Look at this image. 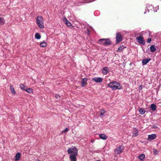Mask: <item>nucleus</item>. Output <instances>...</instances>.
I'll use <instances>...</instances> for the list:
<instances>
[{"label":"nucleus","mask_w":161,"mask_h":161,"mask_svg":"<svg viewBox=\"0 0 161 161\" xmlns=\"http://www.w3.org/2000/svg\"><path fill=\"white\" fill-rule=\"evenodd\" d=\"M68 153L69 154H73L69 156V158L71 161H77L76 156L78 154V149L76 147H75L73 148H69L67 150Z\"/></svg>","instance_id":"f257e3e1"},{"label":"nucleus","mask_w":161,"mask_h":161,"mask_svg":"<svg viewBox=\"0 0 161 161\" xmlns=\"http://www.w3.org/2000/svg\"><path fill=\"white\" fill-rule=\"evenodd\" d=\"M108 86L111 88L112 90L121 89L122 86L120 84L116 81H112L109 83Z\"/></svg>","instance_id":"f03ea898"},{"label":"nucleus","mask_w":161,"mask_h":161,"mask_svg":"<svg viewBox=\"0 0 161 161\" xmlns=\"http://www.w3.org/2000/svg\"><path fill=\"white\" fill-rule=\"evenodd\" d=\"M36 23L40 29L44 28V20L42 16H38L37 17Z\"/></svg>","instance_id":"7ed1b4c3"},{"label":"nucleus","mask_w":161,"mask_h":161,"mask_svg":"<svg viewBox=\"0 0 161 161\" xmlns=\"http://www.w3.org/2000/svg\"><path fill=\"white\" fill-rule=\"evenodd\" d=\"M99 43L105 46L109 45L111 44V42L108 39H101L98 41Z\"/></svg>","instance_id":"20e7f679"},{"label":"nucleus","mask_w":161,"mask_h":161,"mask_svg":"<svg viewBox=\"0 0 161 161\" xmlns=\"http://www.w3.org/2000/svg\"><path fill=\"white\" fill-rule=\"evenodd\" d=\"M136 40L137 42L140 44H145V41L144 40L143 37L141 35L137 37L136 38Z\"/></svg>","instance_id":"39448f33"},{"label":"nucleus","mask_w":161,"mask_h":161,"mask_svg":"<svg viewBox=\"0 0 161 161\" xmlns=\"http://www.w3.org/2000/svg\"><path fill=\"white\" fill-rule=\"evenodd\" d=\"M124 149V147L121 146L117 147L114 150V152L115 154H119L121 153Z\"/></svg>","instance_id":"423d86ee"},{"label":"nucleus","mask_w":161,"mask_h":161,"mask_svg":"<svg viewBox=\"0 0 161 161\" xmlns=\"http://www.w3.org/2000/svg\"><path fill=\"white\" fill-rule=\"evenodd\" d=\"M123 40L122 37L120 34L119 33H117L116 35V42L117 43H119L122 41Z\"/></svg>","instance_id":"0eeeda50"},{"label":"nucleus","mask_w":161,"mask_h":161,"mask_svg":"<svg viewBox=\"0 0 161 161\" xmlns=\"http://www.w3.org/2000/svg\"><path fill=\"white\" fill-rule=\"evenodd\" d=\"M157 137V135L155 134H153L151 135H149L148 136L147 140L148 141H151L155 139Z\"/></svg>","instance_id":"6e6552de"},{"label":"nucleus","mask_w":161,"mask_h":161,"mask_svg":"<svg viewBox=\"0 0 161 161\" xmlns=\"http://www.w3.org/2000/svg\"><path fill=\"white\" fill-rule=\"evenodd\" d=\"M92 80L96 83H101L103 82V78L101 77H94Z\"/></svg>","instance_id":"1a4fd4ad"},{"label":"nucleus","mask_w":161,"mask_h":161,"mask_svg":"<svg viewBox=\"0 0 161 161\" xmlns=\"http://www.w3.org/2000/svg\"><path fill=\"white\" fill-rule=\"evenodd\" d=\"M153 8V6L149 4L148 6H147L146 8L145 9L146 11L144 12V14H146L147 11L149 12V10H152Z\"/></svg>","instance_id":"9d476101"},{"label":"nucleus","mask_w":161,"mask_h":161,"mask_svg":"<svg viewBox=\"0 0 161 161\" xmlns=\"http://www.w3.org/2000/svg\"><path fill=\"white\" fill-rule=\"evenodd\" d=\"M108 68L107 67H104L102 69V73L104 75H106L108 72Z\"/></svg>","instance_id":"9b49d317"},{"label":"nucleus","mask_w":161,"mask_h":161,"mask_svg":"<svg viewBox=\"0 0 161 161\" xmlns=\"http://www.w3.org/2000/svg\"><path fill=\"white\" fill-rule=\"evenodd\" d=\"M150 60L151 59L150 58L143 59L142 61V63L143 65H144L146 64L149 62Z\"/></svg>","instance_id":"f8f14e48"},{"label":"nucleus","mask_w":161,"mask_h":161,"mask_svg":"<svg viewBox=\"0 0 161 161\" xmlns=\"http://www.w3.org/2000/svg\"><path fill=\"white\" fill-rule=\"evenodd\" d=\"M99 136L101 139L105 140L107 138V136L103 134H101L99 135Z\"/></svg>","instance_id":"ddd939ff"},{"label":"nucleus","mask_w":161,"mask_h":161,"mask_svg":"<svg viewBox=\"0 0 161 161\" xmlns=\"http://www.w3.org/2000/svg\"><path fill=\"white\" fill-rule=\"evenodd\" d=\"M138 134V130L137 129H135L133 131L132 136H136Z\"/></svg>","instance_id":"4468645a"},{"label":"nucleus","mask_w":161,"mask_h":161,"mask_svg":"<svg viewBox=\"0 0 161 161\" xmlns=\"http://www.w3.org/2000/svg\"><path fill=\"white\" fill-rule=\"evenodd\" d=\"M40 45L41 47H44L47 46V43L46 42L43 41L41 42Z\"/></svg>","instance_id":"2eb2a0df"},{"label":"nucleus","mask_w":161,"mask_h":161,"mask_svg":"<svg viewBox=\"0 0 161 161\" xmlns=\"http://www.w3.org/2000/svg\"><path fill=\"white\" fill-rule=\"evenodd\" d=\"M63 21L65 23L66 25L68 26H71V24L66 19H64Z\"/></svg>","instance_id":"dca6fc26"},{"label":"nucleus","mask_w":161,"mask_h":161,"mask_svg":"<svg viewBox=\"0 0 161 161\" xmlns=\"http://www.w3.org/2000/svg\"><path fill=\"white\" fill-rule=\"evenodd\" d=\"M87 81V79L85 78L82 79L81 81V86L82 87L84 86L86 84Z\"/></svg>","instance_id":"f3484780"},{"label":"nucleus","mask_w":161,"mask_h":161,"mask_svg":"<svg viewBox=\"0 0 161 161\" xmlns=\"http://www.w3.org/2000/svg\"><path fill=\"white\" fill-rule=\"evenodd\" d=\"M150 108L153 111H154L156 109V106L154 103L151 104Z\"/></svg>","instance_id":"a211bd4d"},{"label":"nucleus","mask_w":161,"mask_h":161,"mask_svg":"<svg viewBox=\"0 0 161 161\" xmlns=\"http://www.w3.org/2000/svg\"><path fill=\"white\" fill-rule=\"evenodd\" d=\"M20 156H21L20 154L19 153H17L16 154L15 157V161L18 160L19 159V158L20 157Z\"/></svg>","instance_id":"6ab92c4d"},{"label":"nucleus","mask_w":161,"mask_h":161,"mask_svg":"<svg viewBox=\"0 0 161 161\" xmlns=\"http://www.w3.org/2000/svg\"><path fill=\"white\" fill-rule=\"evenodd\" d=\"M145 157V155L144 154H142L139 155L138 158L141 161H143Z\"/></svg>","instance_id":"aec40b11"},{"label":"nucleus","mask_w":161,"mask_h":161,"mask_svg":"<svg viewBox=\"0 0 161 161\" xmlns=\"http://www.w3.org/2000/svg\"><path fill=\"white\" fill-rule=\"evenodd\" d=\"M150 51L152 52H154L156 50L155 46L153 45H152L150 47Z\"/></svg>","instance_id":"412c9836"},{"label":"nucleus","mask_w":161,"mask_h":161,"mask_svg":"<svg viewBox=\"0 0 161 161\" xmlns=\"http://www.w3.org/2000/svg\"><path fill=\"white\" fill-rule=\"evenodd\" d=\"M106 111L103 109H101L100 111V117L103 118V115L106 113Z\"/></svg>","instance_id":"4be33fe9"},{"label":"nucleus","mask_w":161,"mask_h":161,"mask_svg":"<svg viewBox=\"0 0 161 161\" xmlns=\"http://www.w3.org/2000/svg\"><path fill=\"white\" fill-rule=\"evenodd\" d=\"M145 110L144 109L140 108L139 110V113L141 115H143L145 112Z\"/></svg>","instance_id":"5701e85b"},{"label":"nucleus","mask_w":161,"mask_h":161,"mask_svg":"<svg viewBox=\"0 0 161 161\" xmlns=\"http://www.w3.org/2000/svg\"><path fill=\"white\" fill-rule=\"evenodd\" d=\"M10 91L12 94H14L15 93V92L14 90V89L12 86H10Z\"/></svg>","instance_id":"b1692460"},{"label":"nucleus","mask_w":161,"mask_h":161,"mask_svg":"<svg viewBox=\"0 0 161 161\" xmlns=\"http://www.w3.org/2000/svg\"><path fill=\"white\" fill-rule=\"evenodd\" d=\"M5 23V20L3 18L0 17V25H3Z\"/></svg>","instance_id":"393cba45"},{"label":"nucleus","mask_w":161,"mask_h":161,"mask_svg":"<svg viewBox=\"0 0 161 161\" xmlns=\"http://www.w3.org/2000/svg\"><path fill=\"white\" fill-rule=\"evenodd\" d=\"M126 47H124V46H121L119 47L118 48L117 51L120 52L122 50L124 49Z\"/></svg>","instance_id":"a878e982"},{"label":"nucleus","mask_w":161,"mask_h":161,"mask_svg":"<svg viewBox=\"0 0 161 161\" xmlns=\"http://www.w3.org/2000/svg\"><path fill=\"white\" fill-rule=\"evenodd\" d=\"M35 37L37 39H39L41 38V36L39 33H37L35 34Z\"/></svg>","instance_id":"bb28decb"},{"label":"nucleus","mask_w":161,"mask_h":161,"mask_svg":"<svg viewBox=\"0 0 161 161\" xmlns=\"http://www.w3.org/2000/svg\"><path fill=\"white\" fill-rule=\"evenodd\" d=\"M25 91L29 93H32L33 92L32 90L30 88H26Z\"/></svg>","instance_id":"cd10ccee"},{"label":"nucleus","mask_w":161,"mask_h":161,"mask_svg":"<svg viewBox=\"0 0 161 161\" xmlns=\"http://www.w3.org/2000/svg\"><path fill=\"white\" fill-rule=\"evenodd\" d=\"M20 87L22 90H24L25 91L26 88L24 84H20Z\"/></svg>","instance_id":"c85d7f7f"},{"label":"nucleus","mask_w":161,"mask_h":161,"mask_svg":"<svg viewBox=\"0 0 161 161\" xmlns=\"http://www.w3.org/2000/svg\"><path fill=\"white\" fill-rule=\"evenodd\" d=\"M153 153L154 155H157L158 153V151L157 150L154 149L153 150Z\"/></svg>","instance_id":"c756f323"},{"label":"nucleus","mask_w":161,"mask_h":161,"mask_svg":"<svg viewBox=\"0 0 161 161\" xmlns=\"http://www.w3.org/2000/svg\"><path fill=\"white\" fill-rule=\"evenodd\" d=\"M69 128H66L64 130H63L62 131V133H65L67 131H68L69 130Z\"/></svg>","instance_id":"7c9ffc66"},{"label":"nucleus","mask_w":161,"mask_h":161,"mask_svg":"<svg viewBox=\"0 0 161 161\" xmlns=\"http://www.w3.org/2000/svg\"><path fill=\"white\" fill-rule=\"evenodd\" d=\"M151 41V38H148L147 39V42L148 43H150Z\"/></svg>","instance_id":"2f4dec72"},{"label":"nucleus","mask_w":161,"mask_h":161,"mask_svg":"<svg viewBox=\"0 0 161 161\" xmlns=\"http://www.w3.org/2000/svg\"><path fill=\"white\" fill-rule=\"evenodd\" d=\"M157 128V126L156 125H153L152 127V128L153 129H155Z\"/></svg>","instance_id":"473e14b6"},{"label":"nucleus","mask_w":161,"mask_h":161,"mask_svg":"<svg viewBox=\"0 0 161 161\" xmlns=\"http://www.w3.org/2000/svg\"><path fill=\"white\" fill-rule=\"evenodd\" d=\"M55 97L57 99H59L60 98V96L58 94H56Z\"/></svg>","instance_id":"72a5a7b5"},{"label":"nucleus","mask_w":161,"mask_h":161,"mask_svg":"<svg viewBox=\"0 0 161 161\" xmlns=\"http://www.w3.org/2000/svg\"><path fill=\"white\" fill-rule=\"evenodd\" d=\"M139 90H141L142 89V85H140V86H139Z\"/></svg>","instance_id":"f704fd0d"},{"label":"nucleus","mask_w":161,"mask_h":161,"mask_svg":"<svg viewBox=\"0 0 161 161\" xmlns=\"http://www.w3.org/2000/svg\"><path fill=\"white\" fill-rule=\"evenodd\" d=\"M153 11H154V12H156L157 11V9H156V8H153Z\"/></svg>","instance_id":"c9c22d12"},{"label":"nucleus","mask_w":161,"mask_h":161,"mask_svg":"<svg viewBox=\"0 0 161 161\" xmlns=\"http://www.w3.org/2000/svg\"><path fill=\"white\" fill-rule=\"evenodd\" d=\"M87 33H88V34L89 35L90 31H89V30L88 29H87Z\"/></svg>","instance_id":"e433bc0d"},{"label":"nucleus","mask_w":161,"mask_h":161,"mask_svg":"<svg viewBox=\"0 0 161 161\" xmlns=\"http://www.w3.org/2000/svg\"><path fill=\"white\" fill-rule=\"evenodd\" d=\"M94 142V140H91V142H92L93 143V142Z\"/></svg>","instance_id":"4c0bfd02"},{"label":"nucleus","mask_w":161,"mask_h":161,"mask_svg":"<svg viewBox=\"0 0 161 161\" xmlns=\"http://www.w3.org/2000/svg\"><path fill=\"white\" fill-rule=\"evenodd\" d=\"M36 161H40L38 159H36Z\"/></svg>","instance_id":"58836bf2"},{"label":"nucleus","mask_w":161,"mask_h":161,"mask_svg":"<svg viewBox=\"0 0 161 161\" xmlns=\"http://www.w3.org/2000/svg\"><path fill=\"white\" fill-rule=\"evenodd\" d=\"M96 161H101V160H96Z\"/></svg>","instance_id":"ea45409f"}]
</instances>
